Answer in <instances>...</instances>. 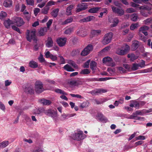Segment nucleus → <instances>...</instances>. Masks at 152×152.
Listing matches in <instances>:
<instances>
[{
  "label": "nucleus",
  "mask_w": 152,
  "mask_h": 152,
  "mask_svg": "<svg viewBox=\"0 0 152 152\" xmlns=\"http://www.w3.org/2000/svg\"><path fill=\"white\" fill-rule=\"evenodd\" d=\"M36 33L35 29L27 30L26 33L27 40L29 42H31L33 40L34 42H36L37 39L36 36Z\"/></svg>",
  "instance_id": "1"
},
{
  "label": "nucleus",
  "mask_w": 152,
  "mask_h": 152,
  "mask_svg": "<svg viewBox=\"0 0 152 152\" xmlns=\"http://www.w3.org/2000/svg\"><path fill=\"white\" fill-rule=\"evenodd\" d=\"M102 61L104 64L108 66L113 67L115 65V63L113 62L112 58L108 56L103 58L102 59Z\"/></svg>",
  "instance_id": "2"
},
{
  "label": "nucleus",
  "mask_w": 152,
  "mask_h": 152,
  "mask_svg": "<svg viewBox=\"0 0 152 152\" xmlns=\"http://www.w3.org/2000/svg\"><path fill=\"white\" fill-rule=\"evenodd\" d=\"M113 35V34L112 32H109L105 34L102 41L103 44L106 45L109 43L112 39Z\"/></svg>",
  "instance_id": "3"
},
{
  "label": "nucleus",
  "mask_w": 152,
  "mask_h": 152,
  "mask_svg": "<svg viewBox=\"0 0 152 152\" xmlns=\"http://www.w3.org/2000/svg\"><path fill=\"white\" fill-rule=\"evenodd\" d=\"M129 47L127 45H126L124 46L121 48H118L116 51V53L121 55H123L125 54L129 50Z\"/></svg>",
  "instance_id": "4"
},
{
  "label": "nucleus",
  "mask_w": 152,
  "mask_h": 152,
  "mask_svg": "<svg viewBox=\"0 0 152 152\" xmlns=\"http://www.w3.org/2000/svg\"><path fill=\"white\" fill-rule=\"evenodd\" d=\"M14 24H15L18 27H20L25 23L23 19L19 17H15L13 18Z\"/></svg>",
  "instance_id": "5"
},
{
  "label": "nucleus",
  "mask_w": 152,
  "mask_h": 152,
  "mask_svg": "<svg viewBox=\"0 0 152 152\" xmlns=\"http://www.w3.org/2000/svg\"><path fill=\"white\" fill-rule=\"evenodd\" d=\"M35 90L37 93H41L44 90L42 83L39 81H36L35 83Z\"/></svg>",
  "instance_id": "6"
},
{
  "label": "nucleus",
  "mask_w": 152,
  "mask_h": 152,
  "mask_svg": "<svg viewBox=\"0 0 152 152\" xmlns=\"http://www.w3.org/2000/svg\"><path fill=\"white\" fill-rule=\"evenodd\" d=\"M93 48V46L91 45H88L82 51L81 55L83 56L87 55L92 51Z\"/></svg>",
  "instance_id": "7"
},
{
  "label": "nucleus",
  "mask_w": 152,
  "mask_h": 152,
  "mask_svg": "<svg viewBox=\"0 0 152 152\" xmlns=\"http://www.w3.org/2000/svg\"><path fill=\"white\" fill-rule=\"evenodd\" d=\"M111 7L113 12L117 14L119 16H121L123 15L124 13V10L122 9H120L111 6Z\"/></svg>",
  "instance_id": "8"
},
{
  "label": "nucleus",
  "mask_w": 152,
  "mask_h": 152,
  "mask_svg": "<svg viewBox=\"0 0 152 152\" xmlns=\"http://www.w3.org/2000/svg\"><path fill=\"white\" fill-rule=\"evenodd\" d=\"M83 133L82 131H79L77 133L73 134V139L77 140H80L83 139L84 137L83 136Z\"/></svg>",
  "instance_id": "9"
},
{
  "label": "nucleus",
  "mask_w": 152,
  "mask_h": 152,
  "mask_svg": "<svg viewBox=\"0 0 152 152\" xmlns=\"http://www.w3.org/2000/svg\"><path fill=\"white\" fill-rule=\"evenodd\" d=\"M67 41V39L65 37H59L56 40V42L60 47H63L64 46Z\"/></svg>",
  "instance_id": "10"
},
{
  "label": "nucleus",
  "mask_w": 152,
  "mask_h": 152,
  "mask_svg": "<svg viewBox=\"0 0 152 152\" xmlns=\"http://www.w3.org/2000/svg\"><path fill=\"white\" fill-rule=\"evenodd\" d=\"M45 113L47 115L53 118L55 117L57 115V111H55L51 109H48L45 110Z\"/></svg>",
  "instance_id": "11"
},
{
  "label": "nucleus",
  "mask_w": 152,
  "mask_h": 152,
  "mask_svg": "<svg viewBox=\"0 0 152 152\" xmlns=\"http://www.w3.org/2000/svg\"><path fill=\"white\" fill-rule=\"evenodd\" d=\"M107 91L102 88L96 89L91 91V93L93 95H99V94L106 92Z\"/></svg>",
  "instance_id": "12"
},
{
  "label": "nucleus",
  "mask_w": 152,
  "mask_h": 152,
  "mask_svg": "<svg viewBox=\"0 0 152 152\" xmlns=\"http://www.w3.org/2000/svg\"><path fill=\"white\" fill-rule=\"evenodd\" d=\"M87 8V6L84 3H81L79 4L76 8V12H79L81 11L84 10Z\"/></svg>",
  "instance_id": "13"
},
{
  "label": "nucleus",
  "mask_w": 152,
  "mask_h": 152,
  "mask_svg": "<svg viewBox=\"0 0 152 152\" xmlns=\"http://www.w3.org/2000/svg\"><path fill=\"white\" fill-rule=\"evenodd\" d=\"M130 107H135L136 109H139L140 104L136 100H131L129 104Z\"/></svg>",
  "instance_id": "14"
},
{
  "label": "nucleus",
  "mask_w": 152,
  "mask_h": 152,
  "mask_svg": "<svg viewBox=\"0 0 152 152\" xmlns=\"http://www.w3.org/2000/svg\"><path fill=\"white\" fill-rule=\"evenodd\" d=\"M4 24L6 28H9L10 27V25L11 24H13L14 23L13 20H11L10 19H8L7 20L4 21Z\"/></svg>",
  "instance_id": "15"
},
{
  "label": "nucleus",
  "mask_w": 152,
  "mask_h": 152,
  "mask_svg": "<svg viewBox=\"0 0 152 152\" xmlns=\"http://www.w3.org/2000/svg\"><path fill=\"white\" fill-rule=\"evenodd\" d=\"M39 102L44 105H49L50 104L52 103L51 101L45 99L39 100Z\"/></svg>",
  "instance_id": "16"
},
{
  "label": "nucleus",
  "mask_w": 152,
  "mask_h": 152,
  "mask_svg": "<svg viewBox=\"0 0 152 152\" xmlns=\"http://www.w3.org/2000/svg\"><path fill=\"white\" fill-rule=\"evenodd\" d=\"M12 1L11 0H4L3 5L6 7H10L12 5Z\"/></svg>",
  "instance_id": "17"
},
{
  "label": "nucleus",
  "mask_w": 152,
  "mask_h": 152,
  "mask_svg": "<svg viewBox=\"0 0 152 152\" xmlns=\"http://www.w3.org/2000/svg\"><path fill=\"white\" fill-rule=\"evenodd\" d=\"M77 34L79 36L82 37H85L87 35L86 32L84 30L82 29H80L77 32Z\"/></svg>",
  "instance_id": "18"
},
{
  "label": "nucleus",
  "mask_w": 152,
  "mask_h": 152,
  "mask_svg": "<svg viewBox=\"0 0 152 152\" xmlns=\"http://www.w3.org/2000/svg\"><path fill=\"white\" fill-rule=\"evenodd\" d=\"M74 7V5L71 4L66 8V12L67 15H69L72 14V10Z\"/></svg>",
  "instance_id": "19"
},
{
  "label": "nucleus",
  "mask_w": 152,
  "mask_h": 152,
  "mask_svg": "<svg viewBox=\"0 0 152 152\" xmlns=\"http://www.w3.org/2000/svg\"><path fill=\"white\" fill-rule=\"evenodd\" d=\"M29 66L32 68H35L38 67V63L32 60L30 61L29 63Z\"/></svg>",
  "instance_id": "20"
},
{
  "label": "nucleus",
  "mask_w": 152,
  "mask_h": 152,
  "mask_svg": "<svg viewBox=\"0 0 152 152\" xmlns=\"http://www.w3.org/2000/svg\"><path fill=\"white\" fill-rule=\"evenodd\" d=\"M96 117L98 119L102 122H105L107 119L104 118L103 115L101 113H98L96 115Z\"/></svg>",
  "instance_id": "21"
},
{
  "label": "nucleus",
  "mask_w": 152,
  "mask_h": 152,
  "mask_svg": "<svg viewBox=\"0 0 152 152\" xmlns=\"http://www.w3.org/2000/svg\"><path fill=\"white\" fill-rule=\"evenodd\" d=\"M53 42L51 37H48L46 45L48 48L51 47L53 45Z\"/></svg>",
  "instance_id": "22"
},
{
  "label": "nucleus",
  "mask_w": 152,
  "mask_h": 152,
  "mask_svg": "<svg viewBox=\"0 0 152 152\" xmlns=\"http://www.w3.org/2000/svg\"><path fill=\"white\" fill-rule=\"evenodd\" d=\"M73 66L69 64H66L63 67L68 72H73L75 71V70L73 68Z\"/></svg>",
  "instance_id": "23"
},
{
  "label": "nucleus",
  "mask_w": 152,
  "mask_h": 152,
  "mask_svg": "<svg viewBox=\"0 0 152 152\" xmlns=\"http://www.w3.org/2000/svg\"><path fill=\"white\" fill-rule=\"evenodd\" d=\"M90 104L89 102L88 101H86L83 102L80 104L79 107L81 108H86L88 107Z\"/></svg>",
  "instance_id": "24"
},
{
  "label": "nucleus",
  "mask_w": 152,
  "mask_h": 152,
  "mask_svg": "<svg viewBox=\"0 0 152 152\" xmlns=\"http://www.w3.org/2000/svg\"><path fill=\"white\" fill-rule=\"evenodd\" d=\"M139 46L138 42L137 41H135L132 42V50H134L137 49Z\"/></svg>",
  "instance_id": "25"
},
{
  "label": "nucleus",
  "mask_w": 152,
  "mask_h": 152,
  "mask_svg": "<svg viewBox=\"0 0 152 152\" xmlns=\"http://www.w3.org/2000/svg\"><path fill=\"white\" fill-rule=\"evenodd\" d=\"M47 28L46 27L41 28L38 32V35L39 36H43L44 35L47 31Z\"/></svg>",
  "instance_id": "26"
},
{
  "label": "nucleus",
  "mask_w": 152,
  "mask_h": 152,
  "mask_svg": "<svg viewBox=\"0 0 152 152\" xmlns=\"http://www.w3.org/2000/svg\"><path fill=\"white\" fill-rule=\"evenodd\" d=\"M127 57L128 58H130V60L132 61H133L134 60L138 58V56H136L134 54H130L128 55Z\"/></svg>",
  "instance_id": "27"
},
{
  "label": "nucleus",
  "mask_w": 152,
  "mask_h": 152,
  "mask_svg": "<svg viewBox=\"0 0 152 152\" xmlns=\"http://www.w3.org/2000/svg\"><path fill=\"white\" fill-rule=\"evenodd\" d=\"M100 8V7H94L90 9L88 12L91 13H96L98 12Z\"/></svg>",
  "instance_id": "28"
},
{
  "label": "nucleus",
  "mask_w": 152,
  "mask_h": 152,
  "mask_svg": "<svg viewBox=\"0 0 152 152\" xmlns=\"http://www.w3.org/2000/svg\"><path fill=\"white\" fill-rule=\"evenodd\" d=\"M135 113L137 116V115H143L146 113L145 109L136 111Z\"/></svg>",
  "instance_id": "29"
},
{
  "label": "nucleus",
  "mask_w": 152,
  "mask_h": 152,
  "mask_svg": "<svg viewBox=\"0 0 152 152\" xmlns=\"http://www.w3.org/2000/svg\"><path fill=\"white\" fill-rule=\"evenodd\" d=\"M59 9L58 8H57L51 12V15L54 18H56L58 12H59Z\"/></svg>",
  "instance_id": "30"
},
{
  "label": "nucleus",
  "mask_w": 152,
  "mask_h": 152,
  "mask_svg": "<svg viewBox=\"0 0 152 152\" xmlns=\"http://www.w3.org/2000/svg\"><path fill=\"white\" fill-rule=\"evenodd\" d=\"M113 24L111 25V27H113L116 26L119 22V20L117 18H114L113 19Z\"/></svg>",
  "instance_id": "31"
},
{
  "label": "nucleus",
  "mask_w": 152,
  "mask_h": 152,
  "mask_svg": "<svg viewBox=\"0 0 152 152\" xmlns=\"http://www.w3.org/2000/svg\"><path fill=\"white\" fill-rule=\"evenodd\" d=\"M95 101L96 103L97 104H99L103 103L106 102L107 100L105 99H101L99 100L95 99Z\"/></svg>",
  "instance_id": "32"
},
{
  "label": "nucleus",
  "mask_w": 152,
  "mask_h": 152,
  "mask_svg": "<svg viewBox=\"0 0 152 152\" xmlns=\"http://www.w3.org/2000/svg\"><path fill=\"white\" fill-rule=\"evenodd\" d=\"M67 63L68 64L76 69H77L78 67L75 63L72 60H68Z\"/></svg>",
  "instance_id": "33"
},
{
  "label": "nucleus",
  "mask_w": 152,
  "mask_h": 152,
  "mask_svg": "<svg viewBox=\"0 0 152 152\" xmlns=\"http://www.w3.org/2000/svg\"><path fill=\"white\" fill-rule=\"evenodd\" d=\"M9 144V142L7 141H4L0 143V148H5Z\"/></svg>",
  "instance_id": "34"
},
{
  "label": "nucleus",
  "mask_w": 152,
  "mask_h": 152,
  "mask_svg": "<svg viewBox=\"0 0 152 152\" xmlns=\"http://www.w3.org/2000/svg\"><path fill=\"white\" fill-rule=\"evenodd\" d=\"M91 71L88 69H85L82 70L80 72V74L88 75L90 73Z\"/></svg>",
  "instance_id": "35"
},
{
  "label": "nucleus",
  "mask_w": 152,
  "mask_h": 152,
  "mask_svg": "<svg viewBox=\"0 0 152 152\" xmlns=\"http://www.w3.org/2000/svg\"><path fill=\"white\" fill-rule=\"evenodd\" d=\"M139 23H135L132 24L130 26V29L131 30H134L139 27Z\"/></svg>",
  "instance_id": "36"
},
{
  "label": "nucleus",
  "mask_w": 152,
  "mask_h": 152,
  "mask_svg": "<svg viewBox=\"0 0 152 152\" xmlns=\"http://www.w3.org/2000/svg\"><path fill=\"white\" fill-rule=\"evenodd\" d=\"M101 31L100 30H92L91 32V34L93 36L98 35L101 33Z\"/></svg>",
  "instance_id": "37"
},
{
  "label": "nucleus",
  "mask_w": 152,
  "mask_h": 152,
  "mask_svg": "<svg viewBox=\"0 0 152 152\" xmlns=\"http://www.w3.org/2000/svg\"><path fill=\"white\" fill-rule=\"evenodd\" d=\"M107 71L111 74V75H114L115 73V69H112L110 68H108L107 69Z\"/></svg>",
  "instance_id": "38"
},
{
  "label": "nucleus",
  "mask_w": 152,
  "mask_h": 152,
  "mask_svg": "<svg viewBox=\"0 0 152 152\" xmlns=\"http://www.w3.org/2000/svg\"><path fill=\"white\" fill-rule=\"evenodd\" d=\"M149 28V27L146 26H144L140 27L139 30L140 32H143L148 30Z\"/></svg>",
  "instance_id": "39"
},
{
  "label": "nucleus",
  "mask_w": 152,
  "mask_h": 152,
  "mask_svg": "<svg viewBox=\"0 0 152 152\" xmlns=\"http://www.w3.org/2000/svg\"><path fill=\"white\" fill-rule=\"evenodd\" d=\"M131 20L133 21H136L138 18V16L136 14H133L131 16Z\"/></svg>",
  "instance_id": "40"
},
{
  "label": "nucleus",
  "mask_w": 152,
  "mask_h": 152,
  "mask_svg": "<svg viewBox=\"0 0 152 152\" xmlns=\"http://www.w3.org/2000/svg\"><path fill=\"white\" fill-rule=\"evenodd\" d=\"M139 66L138 64L134 63L131 67V69L133 71H135L138 69Z\"/></svg>",
  "instance_id": "41"
},
{
  "label": "nucleus",
  "mask_w": 152,
  "mask_h": 152,
  "mask_svg": "<svg viewBox=\"0 0 152 152\" xmlns=\"http://www.w3.org/2000/svg\"><path fill=\"white\" fill-rule=\"evenodd\" d=\"M70 86L71 87H73L75 86H78V83L75 80H72L69 82Z\"/></svg>",
  "instance_id": "42"
},
{
  "label": "nucleus",
  "mask_w": 152,
  "mask_h": 152,
  "mask_svg": "<svg viewBox=\"0 0 152 152\" xmlns=\"http://www.w3.org/2000/svg\"><path fill=\"white\" fill-rule=\"evenodd\" d=\"M49 10V7L46 6L42 10V12L44 14H47L48 13V11Z\"/></svg>",
  "instance_id": "43"
},
{
  "label": "nucleus",
  "mask_w": 152,
  "mask_h": 152,
  "mask_svg": "<svg viewBox=\"0 0 152 152\" xmlns=\"http://www.w3.org/2000/svg\"><path fill=\"white\" fill-rule=\"evenodd\" d=\"M73 20V19L71 17H70L66 19L62 23L63 24H66L71 23Z\"/></svg>",
  "instance_id": "44"
},
{
  "label": "nucleus",
  "mask_w": 152,
  "mask_h": 152,
  "mask_svg": "<svg viewBox=\"0 0 152 152\" xmlns=\"http://www.w3.org/2000/svg\"><path fill=\"white\" fill-rule=\"evenodd\" d=\"M55 91L58 93H59L61 94L64 95H67V94L64 91L59 89L58 88L56 89Z\"/></svg>",
  "instance_id": "45"
},
{
  "label": "nucleus",
  "mask_w": 152,
  "mask_h": 152,
  "mask_svg": "<svg viewBox=\"0 0 152 152\" xmlns=\"http://www.w3.org/2000/svg\"><path fill=\"white\" fill-rule=\"evenodd\" d=\"M56 2L52 0H50L47 3L46 6L48 7L54 5L56 4Z\"/></svg>",
  "instance_id": "46"
},
{
  "label": "nucleus",
  "mask_w": 152,
  "mask_h": 152,
  "mask_svg": "<svg viewBox=\"0 0 152 152\" xmlns=\"http://www.w3.org/2000/svg\"><path fill=\"white\" fill-rule=\"evenodd\" d=\"M7 16V14L5 12L2 11L0 13V19H3L5 18Z\"/></svg>",
  "instance_id": "47"
},
{
  "label": "nucleus",
  "mask_w": 152,
  "mask_h": 152,
  "mask_svg": "<svg viewBox=\"0 0 152 152\" xmlns=\"http://www.w3.org/2000/svg\"><path fill=\"white\" fill-rule=\"evenodd\" d=\"M68 119L67 114H66L65 113H63L61 115L60 117V119L61 121H64L65 119Z\"/></svg>",
  "instance_id": "48"
},
{
  "label": "nucleus",
  "mask_w": 152,
  "mask_h": 152,
  "mask_svg": "<svg viewBox=\"0 0 152 152\" xmlns=\"http://www.w3.org/2000/svg\"><path fill=\"white\" fill-rule=\"evenodd\" d=\"M73 30V28H69L66 30L64 31V34H70Z\"/></svg>",
  "instance_id": "49"
},
{
  "label": "nucleus",
  "mask_w": 152,
  "mask_h": 152,
  "mask_svg": "<svg viewBox=\"0 0 152 152\" xmlns=\"http://www.w3.org/2000/svg\"><path fill=\"white\" fill-rule=\"evenodd\" d=\"M144 22L145 24L148 25L150 23H152V18H150L145 20Z\"/></svg>",
  "instance_id": "50"
},
{
  "label": "nucleus",
  "mask_w": 152,
  "mask_h": 152,
  "mask_svg": "<svg viewBox=\"0 0 152 152\" xmlns=\"http://www.w3.org/2000/svg\"><path fill=\"white\" fill-rule=\"evenodd\" d=\"M107 80L106 79V77L105 78H101L99 79V80H97L96 78H94L91 79L90 81H105Z\"/></svg>",
  "instance_id": "51"
},
{
  "label": "nucleus",
  "mask_w": 152,
  "mask_h": 152,
  "mask_svg": "<svg viewBox=\"0 0 152 152\" xmlns=\"http://www.w3.org/2000/svg\"><path fill=\"white\" fill-rule=\"evenodd\" d=\"M136 117H137V115L135 114V112L133 113L131 115H129L127 117V118L128 119H136Z\"/></svg>",
  "instance_id": "52"
},
{
  "label": "nucleus",
  "mask_w": 152,
  "mask_h": 152,
  "mask_svg": "<svg viewBox=\"0 0 152 152\" xmlns=\"http://www.w3.org/2000/svg\"><path fill=\"white\" fill-rule=\"evenodd\" d=\"M136 140H144L145 139V137L143 135H140L135 137Z\"/></svg>",
  "instance_id": "53"
},
{
  "label": "nucleus",
  "mask_w": 152,
  "mask_h": 152,
  "mask_svg": "<svg viewBox=\"0 0 152 152\" xmlns=\"http://www.w3.org/2000/svg\"><path fill=\"white\" fill-rule=\"evenodd\" d=\"M96 62L92 61L90 63V66L91 69H93L96 66Z\"/></svg>",
  "instance_id": "54"
},
{
  "label": "nucleus",
  "mask_w": 152,
  "mask_h": 152,
  "mask_svg": "<svg viewBox=\"0 0 152 152\" xmlns=\"http://www.w3.org/2000/svg\"><path fill=\"white\" fill-rule=\"evenodd\" d=\"M123 66L129 71H130L131 69V66L129 64H124L123 65Z\"/></svg>",
  "instance_id": "55"
},
{
  "label": "nucleus",
  "mask_w": 152,
  "mask_h": 152,
  "mask_svg": "<svg viewBox=\"0 0 152 152\" xmlns=\"http://www.w3.org/2000/svg\"><path fill=\"white\" fill-rule=\"evenodd\" d=\"M12 28L13 30L17 31V32H18L19 33H20V34L21 33L19 28H18L17 26H14V25L12 26Z\"/></svg>",
  "instance_id": "56"
},
{
  "label": "nucleus",
  "mask_w": 152,
  "mask_h": 152,
  "mask_svg": "<svg viewBox=\"0 0 152 152\" xmlns=\"http://www.w3.org/2000/svg\"><path fill=\"white\" fill-rule=\"evenodd\" d=\"M143 143V142L142 141H139L134 143V146L136 147L137 146L141 145Z\"/></svg>",
  "instance_id": "57"
},
{
  "label": "nucleus",
  "mask_w": 152,
  "mask_h": 152,
  "mask_svg": "<svg viewBox=\"0 0 152 152\" xmlns=\"http://www.w3.org/2000/svg\"><path fill=\"white\" fill-rule=\"evenodd\" d=\"M134 35L132 33H130L129 34V36L128 37V38L126 39V41L129 42L130 41L131 39L133 37Z\"/></svg>",
  "instance_id": "58"
},
{
  "label": "nucleus",
  "mask_w": 152,
  "mask_h": 152,
  "mask_svg": "<svg viewBox=\"0 0 152 152\" xmlns=\"http://www.w3.org/2000/svg\"><path fill=\"white\" fill-rule=\"evenodd\" d=\"M126 12L127 13H132L135 12V10L133 8H129L126 9Z\"/></svg>",
  "instance_id": "59"
},
{
  "label": "nucleus",
  "mask_w": 152,
  "mask_h": 152,
  "mask_svg": "<svg viewBox=\"0 0 152 152\" xmlns=\"http://www.w3.org/2000/svg\"><path fill=\"white\" fill-rule=\"evenodd\" d=\"M117 68L121 73H124L126 72V70L121 67H117Z\"/></svg>",
  "instance_id": "60"
},
{
  "label": "nucleus",
  "mask_w": 152,
  "mask_h": 152,
  "mask_svg": "<svg viewBox=\"0 0 152 152\" xmlns=\"http://www.w3.org/2000/svg\"><path fill=\"white\" fill-rule=\"evenodd\" d=\"M27 4L30 5H33L34 4V1L33 0H26Z\"/></svg>",
  "instance_id": "61"
},
{
  "label": "nucleus",
  "mask_w": 152,
  "mask_h": 152,
  "mask_svg": "<svg viewBox=\"0 0 152 152\" xmlns=\"http://www.w3.org/2000/svg\"><path fill=\"white\" fill-rule=\"evenodd\" d=\"M38 59L40 62H43L45 61V59L43 58V55L41 54L38 58Z\"/></svg>",
  "instance_id": "62"
},
{
  "label": "nucleus",
  "mask_w": 152,
  "mask_h": 152,
  "mask_svg": "<svg viewBox=\"0 0 152 152\" xmlns=\"http://www.w3.org/2000/svg\"><path fill=\"white\" fill-rule=\"evenodd\" d=\"M50 58L53 61H55L57 60V57L56 55H54L53 54L50 55Z\"/></svg>",
  "instance_id": "63"
},
{
  "label": "nucleus",
  "mask_w": 152,
  "mask_h": 152,
  "mask_svg": "<svg viewBox=\"0 0 152 152\" xmlns=\"http://www.w3.org/2000/svg\"><path fill=\"white\" fill-rule=\"evenodd\" d=\"M42 149L39 147L36 148L34 149L32 152H42Z\"/></svg>",
  "instance_id": "64"
}]
</instances>
